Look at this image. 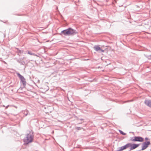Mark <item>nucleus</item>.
Here are the masks:
<instances>
[{"label":"nucleus","instance_id":"f257e3e1","mask_svg":"<svg viewBox=\"0 0 151 151\" xmlns=\"http://www.w3.org/2000/svg\"><path fill=\"white\" fill-rule=\"evenodd\" d=\"M78 33V32L76 30L71 27H69L67 29L62 30L60 34L61 35L63 34L65 36H69L74 35Z\"/></svg>","mask_w":151,"mask_h":151},{"label":"nucleus","instance_id":"f03ea898","mask_svg":"<svg viewBox=\"0 0 151 151\" xmlns=\"http://www.w3.org/2000/svg\"><path fill=\"white\" fill-rule=\"evenodd\" d=\"M34 132L32 130L29 132V133L26 135V137L23 139L24 144L27 145L32 142L33 140Z\"/></svg>","mask_w":151,"mask_h":151},{"label":"nucleus","instance_id":"7ed1b4c3","mask_svg":"<svg viewBox=\"0 0 151 151\" xmlns=\"http://www.w3.org/2000/svg\"><path fill=\"white\" fill-rule=\"evenodd\" d=\"M16 74L17 76L19 78L21 83H22L24 87H25L26 85V82L24 77L21 75L19 73L17 72Z\"/></svg>","mask_w":151,"mask_h":151},{"label":"nucleus","instance_id":"20e7f679","mask_svg":"<svg viewBox=\"0 0 151 151\" xmlns=\"http://www.w3.org/2000/svg\"><path fill=\"white\" fill-rule=\"evenodd\" d=\"M151 143L150 141H146L142 144V147L141 149L139 150V151L143 150L146 149L150 144Z\"/></svg>","mask_w":151,"mask_h":151},{"label":"nucleus","instance_id":"39448f33","mask_svg":"<svg viewBox=\"0 0 151 151\" xmlns=\"http://www.w3.org/2000/svg\"><path fill=\"white\" fill-rule=\"evenodd\" d=\"M129 147H130V150L129 151H130L136 149L140 145V144H135L128 143Z\"/></svg>","mask_w":151,"mask_h":151},{"label":"nucleus","instance_id":"423d86ee","mask_svg":"<svg viewBox=\"0 0 151 151\" xmlns=\"http://www.w3.org/2000/svg\"><path fill=\"white\" fill-rule=\"evenodd\" d=\"M128 147V144L127 143L124 145L118 148V150L116 151H122Z\"/></svg>","mask_w":151,"mask_h":151},{"label":"nucleus","instance_id":"0eeeda50","mask_svg":"<svg viewBox=\"0 0 151 151\" xmlns=\"http://www.w3.org/2000/svg\"><path fill=\"white\" fill-rule=\"evenodd\" d=\"M15 51L18 54V55L19 56H20V54L23 53H25L24 52V51L23 50H19L17 48H15Z\"/></svg>","mask_w":151,"mask_h":151},{"label":"nucleus","instance_id":"6e6552de","mask_svg":"<svg viewBox=\"0 0 151 151\" xmlns=\"http://www.w3.org/2000/svg\"><path fill=\"white\" fill-rule=\"evenodd\" d=\"M135 142H142L144 140V139L140 136H135Z\"/></svg>","mask_w":151,"mask_h":151},{"label":"nucleus","instance_id":"1a4fd4ad","mask_svg":"<svg viewBox=\"0 0 151 151\" xmlns=\"http://www.w3.org/2000/svg\"><path fill=\"white\" fill-rule=\"evenodd\" d=\"M22 58L17 59V61L21 65H24L25 64V62L24 60H22Z\"/></svg>","mask_w":151,"mask_h":151},{"label":"nucleus","instance_id":"9d476101","mask_svg":"<svg viewBox=\"0 0 151 151\" xmlns=\"http://www.w3.org/2000/svg\"><path fill=\"white\" fill-rule=\"evenodd\" d=\"M144 103L147 106L151 107V100H145L144 101Z\"/></svg>","mask_w":151,"mask_h":151},{"label":"nucleus","instance_id":"9b49d317","mask_svg":"<svg viewBox=\"0 0 151 151\" xmlns=\"http://www.w3.org/2000/svg\"><path fill=\"white\" fill-rule=\"evenodd\" d=\"M26 53H27L28 54L31 55H33L35 56H37L38 57V56L37 55V54L33 53L32 52L29 51L27 50L26 51Z\"/></svg>","mask_w":151,"mask_h":151},{"label":"nucleus","instance_id":"f8f14e48","mask_svg":"<svg viewBox=\"0 0 151 151\" xmlns=\"http://www.w3.org/2000/svg\"><path fill=\"white\" fill-rule=\"evenodd\" d=\"M94 49L96 51H100L101 47H100L98 45H95L94 46Z\"/></svg>","mask_w":151,"mask_h":151},{"label":"nucleus","instance_id":"ddd939ff","mask_svg":"<svg viewBox=\"0 0 151 151\" xmlns=\"http://www.w3.org/2000/svg\"><path fill=\"white\" fill-rule=\"evenodd\" d=\"M119 132H120V133L123 135H126V133H124V132H123L122 131L120 130H119Z\"/></svg>","mask_w":151,"mask_h":151},{"label":"nucleus","instance_id":"4468645a","mask_svg":"<svg viewBox=\"0 0 151 151\" xmlns=\"http://www.w3.org/2000/svg\"><path fill=\"white\" fill-rule=\"evenodd\" d=\"M130 140L133 142H135V137H130Z\"/></svg>","mask_w":151,"mask_h":151},{"label":"nucleus","instance_id":"2eb2a0df","mask_svg":"<svg viewBox=\"0 0 151 151\" xmlns=\"http://www.w3.org/2000/svg\"><path fill=\"white\" fill-rule=\"evenodd\" d=\"M82 129H83L82 128L80 127H76L75 128V129L76 130H81Z\"/></svg>","mask_w":151,"mask_h":151},{"label":"nucleus","instance_id":"dca6fc26","mask_svg":"<svg viewBox=\"0 0 151 151\" xmlns=\"http://www.w3.org/2000/svg\"><path fill=\"white\" fill-rule=\"evenodd\" d=\"M146 56L148 59L151 60V54L150 55H147Z\"/></svg>","mask_w":151,"mask_h":151},{"label":"nucleus","instance_id":"f3484780","mask_svg":"<svg viewBox=\"0 0 151 151\" xmlns=\"http://www.w3.org/2000/svg\"><path fill=\"white\" fill-rule=\"evenodd\" d=\"M24 114L25 115V116H27L28 114L27 111H25L24 112Z\"/></svg>","mask_w":151,"mask_h":151},{"label":"nucleus","instance_id":"a211bd4d","mask_svg":"<svg viewBox=\"0 0 151 151\" xmlns=\"http://www.w3.org/2000/svg\"><path fill=\"white\" fill-rule=\"evenodd\" d=\"M104 52V50H102V49H101V48L100 49V51H99V52Z\"/></svg>","mask_w":151,"mask_h":151},{"label":"nucleus","instance_id":"6ab92c4d","mask_svg":"<svg viewBox=\"0 0 151 151\" xmlns=\"http://www.w3.org/2000/svg\"><path fill=\"white\" fill-rule=\"evenodd\" d=\"M149 139H150L148 137H146L145 138V140L146 141H147V140H148Z\"/></svg>","mask_w":151,"mask_h":151},{"label":"nucleus","instance_id":"aec40b11","mask_svg":"<svg viewBox=\"0 0 151 151\" xmlns=\"http://www.w3.org/2000/svg\"><path fill=\"white\" fill-rule=\"evenodd\" d=\"M9 106V105H8V106H6V107H5V109H7L8 108V107Z\"/></svg>","mask_w":151,"mask_h":151},{"label":"nucleus","instance_id":"412c9836","mask_svg":"<svg viewBox=\"0 0 151 151\" xmlns=\"http://www.w3.org/2000/svg\"><path fill=\"white\" fill-rule=\"evenodd\" d=\"M80 120H83V119H80Z\"/></svg>","mask_w":151,"mask_h":151},{"label":"nucleus","instance_id":"4be33fe9","mask_svg":"<svg viewBox=\"0 0 151 151\" xmlns=\"http://www.w3.org/2000/svg\"><path fill=\"white\" fill-rule=\"evenodd\" d=\"M150 151H151V149L150 150Z\"/></svg>","mask_w":151,"mask_h":151}]
</instances>
